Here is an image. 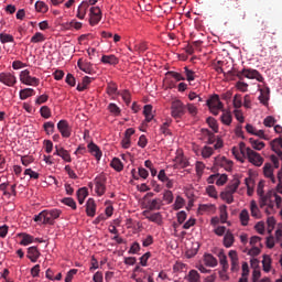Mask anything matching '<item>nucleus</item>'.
<instances>
[{
    "label": "nucleus",
    "mask_w": 282,
    "mask_h": 282,
    "mask_svg": "<svg viewBox=\"0 0 282 282\" xmlns=\"http://www.w3.org/2000/svg\"><path fill=\"white\" fill-rule=\"evenodd\" d=\"M40 113H41L42 118H45V119L52 117V110H50V107H47V106H43L40 109Z\"/></svg>",
    "instance_id": "obj_56"
},
{
    "label": "nucleus",
    "mask_w": 282,
    "mask_h": 282,
    "mask_svg": "<svg viewBox=\"0 0 282 282\" xmlns=\"http://www.w3.org/2000/svg\"><path fill=\"white\" fill-rule=\"evenodd\" d=\"M0 42L2 44L14 43V36L10 35L8 33H0Z\"/></svg>",
    "instance_id": "obj_49"
},
{
    "label": "nucleus",
    "mask_w": 282,
    "mask_h": 282,
    "mask_svg": "<svg viewBox=\"0 0 282 282\" xmlns=\"http://www.w3.org/2000/svg\"><path fill=\"white\" fill-rule=\"evenodd\" d=\"M263 188H265V181H260L257 186V195L260 197V208L268 206V193L265 194Z\"/></svg>",
    "instance_id": "obj_10"
},
{
    "label": "nucleus",
    "mask_w": 282,
    "mask_h": 282,
    "mask_svg": "<svg viewBox=\"0 0 282 282\" xmlns=\"http://www.w3.org/2000/svg\"><path fill=\"white\" fill-rule=\"evenodd\" d=\"M34 241V237L28 234L22 235L21 246H30Z\"/></svg>",
    "instance_id": "obj_52"
},
{
    "label": "nucleus",
    "mask_w": 282,
    "mask_h": 282,
    "mask_svg": "<svg viewBox=\"0 0 282 282\" xmlns=\"http://www.w3.org/2000/svg\"><path fill=\"white\" fill-rule=\"evenodd\" d=\"M170 126H171V122H169V121H165L161 126L160 131H161V133H163V135H171V130L169 129Z\"/></svg>",
    "instance_id": "obj_59"
},
{
    "label": "nucleus",
    "mask_w": 282,
    "mask_h": 282,
    "mask_svg": "<svg viewBox=\"0 0 282 282\" xmlns=\"http://www.w3.org/2000/svg\"><path fill=\"white\" fill-rule=\"evenodd\" d=\"M20 82L22 85H28L29 87H39L41 84V79L32 77L29 69H24L20 73Z\"/></svg>",
    "instance_id": "obj_3"
},
{
    "label": "nucleus",
    "mask_w": 282,
    "mask_h": 282,
    "mask_svg": "<svg viewBox=\"0 0 282 282\" xmlns=\"http://www.w3.org/2000/svg\"><path fill=\"white\" fill-rule=\"evenodd\" d=\"M101 63H104V65H118L120 59H118L116 55H102Z\"/></svg>",
    "instance_id": "obj_23"
},
{
    "label": "nucleus",
    "mask_w": 282,
    "mask_h": 282,
    "mask_svg": "<svg viewBox=\"0 0 282 282\" xmlns=\"http://www.w3.org/2000/svg\"><path fill=\"white\" fill-rule=\"evenodd\" d=\"M110 165L115 169V171H117L118 173H120V171H122V169H124V165L122 164V161H120V159L115 158L112 159Z\"/></svg>",
    "instance_id": "obj_41"
},
{
    "label": "nucleus",
    "mask_w": 282,
    "mask_h": 282,
    "mask_svg": "<svg viewBox=\"0 0 282 282\" xmlns=\"http://www.w3.org/2000/svg\"><path fill=\"white\" fill-rule=\"evenodd\" d=\"M186 107L184 106V102L182 100L176 99L172 102L171 106V116L172 118H182L184 113H186Z\"/></svg>",
    "instance_id": "obj_4"
},
{
    "label": "nucleus",
    "mask_w": 282,
    "mask_h": 282,
    "mask_svg": "<svg viewBox=\"0 0 282 282\" xmlns=\"http://www.w3.org/2000/svg\"><path fill=\"white\" fill-rule=\"evenodd\" d=\"M184 74L188 83H193V80H195V78L197 77V75H195V72L193 69H189L188 66L184 67Z\"/></svg>",
    "instance_id": "obj_42"
},
{
    "label": "nucleus",
    "mask_w": 282,
    "mask_h": 282,
    "mask_svg": "<svg viewBox=\"0 0 282 282\" xmlns=\"http://www.w3.org/2000/svg\"><path fill=\"white\" fill-rule=\"evenodd\" d=\"M250 210L251 216H253L256 219H261V210H259V206L257 205L256 200L250 202Z\"/></svg>",
    "instance_id": "obj_29"
},
{
    "label": "nucleus",
    "mask_w": 282,
    "mask_h": 282,
    "mask_svg": "<svg viewBox=\"0 0 282 282\" xmlns=\"http://www.w3.org/2000/svg\"><path fill=\"white\" fill-rule=\"evenodd\" d=\"M259 100L261 105H264V107H268V102H270V88H263L260 89V96Z\"/></svg>",
    "instance_id": "obj_19"
},
{
    "label": "nucleus",
    "mask_w": 282,
    "mask_h": 282,
    "mask_svg": "<svg viewBox=\"0 0 282 282\" xmlns=\"http://www.w3.org/2000/svg\"><path fill=\"white\" fill-rule=\"evenodd\" d=\"M248 152V147H246V143L241 142L239 144V148H232L231 153L238 160V162L243 163L246 161V154Z\"/></svg>",
    "instance_id": "obj_7"
},
{
    "label": "nucleus",
    "mask_w": 282,
    "mask_h": 282,
    "mask_svg": "<svg viewBox=\"0 0 282 282\" xmlns=\"http://www.w3.org/2000/svg\"><path fill=\"white\" fill-rule=\"evenodd\" d=\"M203 261L207 268H217V259L210 253H205Z\"/></svg>",
    "instance_id": "obj_22"
},
{
    "label": "nucleus",
    "mask_w": 282,
    "mask_h": 282,
    "mask_svg": "<svg viewBox=\"0 0 282 282\" xmlns=\"http://www.w3.org/2000/svg\"><path fill=\"white\" fill-rule=\"evenodd\" d=\"M249 142H250L252 149H254L256 151H261L262 149L265 148V143L263 141L250 138Z\"/></svg>",
    "instance_id": "obj_33"
},
{
    "label": "nucleus",
    "mask_w": 282,
    "mask_h": 282,
    "mask_svg": "<svg viewBox=\"0 0 282 282\" xmlns=\"http://www.w3.org/2000/svg\"><path fill=\"white\" fill-rule=\"evenodd\" d=\"M87 195H88L87 187H82L77 191L76 196L80 205L85 204V199H87Z\"/></svg>",
    "instance_id": "obj_31"
},
{
    "label": "nucleus",
    "mask_w": 282,
    "mask_h": 282,
    "mask_svg": "<svg viewBox=\"0 0 282 282\" xmlns=\"http://www.w3.org/2000/svg\"><path fill=\"white\" fill-rule=\"evenodd\" d=\"M228 74L230 76H237L239 80H243V78L256 79L258 83H263V76L259 70L252 68H243L242 70H238L237 73H232L229 70Z\"/></svg>",
    "instance_id": "obj_1"
},
{
    "label": "nucleus",
    "mask_w": 282,
    "mask_h": 282,
    "mask_svg": "<svg viewBox=\"0 0 282 282\" xmlns=\"http://www.w3.org/2000/svg\"><path fill=\"white\" fill-rule=\"evenodd\" d=\"M229 258L231 260V270H237V268H239V257L237 256V251L230 250Z\"/></svg>",
    "instance_id": "obj_30"
},
{
    "label": "nucleus",
    "mask_w": 282,
    "mask_h": 282,
    "mask_svg": "<svg viewBox=\"0 0 282 282\" xmlns=\"http://www.w3.org/2000/svg\"><path fill=\"white\" fill-rule=\"evenodd\" d=\"M218 176L216 177V185L217 186H224L226 182H228V175L226 174H217Z\"/></svg>",
    "instance_id": "obj_55"
},
{
    "label": "nucleus",
    "mask_w": 282,
    "mask_h": 282,
    "mask_svg": "<svg viewBox=\"0 0 282 282\" xmlns=\"http://www.w3.org/2000/svg\"><path fill=\"white\" fill-rule=\"evenodd\" d=\"M173 192L171 191H165L163 194V202H165V204H173Z\"/></svg>",
    "instance_id": "obj_53"
},
{
    "label": "nucleus",
    "mask_w": 282,
    "mask_h": 282,
    "mask_svg": "<svg viewBox=\"0 0 282 282\" xmlns=\"http://www.w3.org/2000/svg\"><path fill=\"white\" fill-rule=\"evenodd\" d=\"M86 214L88 217H96V200L89 198L86 203Z\"/></svg>",
    "instance_id": "obj_18"
},
{
    "label": "nucleus",
    "mask_w": 282,
    "mask_h": 282,
    "mask_svg": "<svg viewBox=\"0 0 282 282\" xmlns=\"http://www.w3.org/2000/svg\"><path fill=\"white\" fill-rule=\"evenodd\" d=\"M173 206L174 210H180V208H184V198H182V196H177Z\"/></svg>",
    "instance_id": "obj_60"
},
{
    "label": "nucleus",
    "mask_w": 282,
    "mask_h": 282,
    "mask_svg": "<svg viewBox=\"0 0 282 282\" xmlns=\"http://www.w3.org/2000/svg\"><path fill=\"white\" fill-rule=\"evenodd\" d=\"M147 219L153 224H158V226L162 225V214L160 212L147 216Z\"/></svg>",
    "instance_id": "obj_34"
},
{
    "label": "nucleus",
    "mask_w": 282,
    "mask_h": 282,
    "mask_svg": "<svg viewBox=\"0 0 282 282\" xmlns=\"http://www.w3.org/2000/svg\"><path fill=\"white\" fill-rule=\"evenodd\" d=\"M215 209V205H212V204H203V205H199L198 207V212L199 213H209V210H214Z\"/></svg>",
    "instance_id": "obj_58"
},
{
    "label": "nucleus",
    "mask_w": 282,
    "mask_h": 282,
    "mask_svg": "<svg viewBox=\"0 0 282 282\" xmlns=\"http://www.w3.org/2000/svg\"><path fill=\"white\" fill-rule=\"evenodd\" d=\"M278 182L276 191L278 193H282V170L278 173Z\"/></svg>",
    "instance_id": "obj_64"
},
{
    "label": "nucleus",
    "mask_w": 282,
    "mask_h": 282,
    "mask_svg": "<svg viewBox=\"0 0 282 282\" xmlns=\"http://www.w3.org/2000/svg\"><path fill=\"white\" fill-rule=\"evenodd\" d=\"M214 151H213V148L208 147V145H205L202 150V156L203 158H210V155H213Z\"/></svg>",
    "instance_id": "obj_61"
},
{
    "label": "nucleus",
    "mask_w": 282,
    "mask_h": 282,
    "mask_svg": "<svg viewBox=\"0 0 282 282\" xmlns=\"http://www.w3.org/2000/svg\"><path fill=\"white\" fill-rule=\"evenodd\" d=\"M59 153V158L64 160V162H72V154H69V151L65 150V148L62 147Z\"/></svg>",
    "instance_id": "obj_46"
},
{
    "label": "nucleus",
    "mask_w": 282,
    "mask_h": 282,
    "mask_svg": "<svg viewBox=\"0 0 282 282\" xmlns=\"http://www.w3.org/2000/svg\"><path fill=\"white\" fill-rule=\"evenodd\" d=\"M89 9V2L83 1L78 9H77V19H85V15L87 14V10Z\"/></svg>",
    "instance_id": "obj_21"
},
{
    "label": "nucleus",
    "mask_w": 282,
    "mask_h": 282,
    "mask_svg": "<svg viewBox=\"0 0 282 282\" xmlns=\"http://www.w3.org/2000/svg\"><path fill=\"white\" fill-rule=\"evenodd\" d=\"M102 19V11L98 7H91L90 8V25H98L100 23V20Z\"/></svg>",
    "instance_id": "obj_12"
},
{
    "label": "nucleus",
    "mask_w": 282,
    "mask_h": 282,
    "mask_svg": "<svg viewBox=\"0 0 282 282\" xmlns=\"http://www.w3.org/2000/svg\"><path fill=\"white\" fill-rule=\"evenodd\" d=\"M262 268L264 272H270L272 268V259L270 256H263Z\"/></svg>",
    "instance_id": "obj_37"
},
{
    "label": "nucleus",
    "mask_w": 282,
    "mask_h": 282,
    "mask_svg": "<svg viewBox=\"0 0 282 282\" xmlns=\"http://www.w3.org/2000/svg\"><path fill=\"white\" fill-rule=\"evenodd\" d=\"M43 129H44L46 135H52V133H54V129H55L54 122H52V121L45 122L43 124Z\"/></svg>",
    "instance_id": "obj_44"
},
{
    "label": "nucleus",
    "mask_w": 282,
    "mask_h": 282,
    "mask_svg": "<svg viewBox=\"0 0 282 282\" xmlns=\"http://www.w3.org/2000/svg\"><path fill=\"white\" fill-rule=\"evenodd\" d=\"M142 274L143 279H148V282H155V280H153V272H151V270H145Z\"/></svg>",
    "instance_id": "obj_63"
},
{
    "label": "nucleus",
    "mask_w": 282,
    "mask_h": 282,
    "mask_svg": "<svg viewBox=\"0 0 282 282\" xmlns=\"http://www.w3.org/2000/svg\"><path fill=\"white\" fill-rule=\"evenodd\" d=\"M223 243H224L225 248H232V245L235 243V236L232 235V232L230 230L226 231V234L224 236Z\"/></svg>",
    "instance_id": "obj_24"
},
{
    "label": "nucleus",
    "mask_w": 282,
    "mask_h": 282,
    "mask_svg": "<svg viewBox=\"0 0 282 282\" xmlns=\"http://www.w3.org/2000/svg\"><path fill=\"white\" fill-rule=\"evenodd\" d=\"M28 259L32 261V263H36L39 261V257H41V252H39V249L36 247H30L28 249Z\"/></svg>",
    "instance_id": "obj_20"
},
{
    "label": "nucleus",
    "mask_w": 282,
    "mask_h": 282,
    "mask_svg": "<svg viewBox=\"0 0 282 282\" xmlns=\"http://www.w3.org/2000/svg\"><path fill=\"white\" fill-rule=\"evenodd\" d=\"M45 41V35L41 32H36L32 37H31V43H43Z\"/></svg>",
    "instance_id": "obj_50"
},
{
    "label": "nucleus",
    "mask_w": 282,
    "mask_h": 282,
    "mask_svg": "<svg viewBox=\"0 0 282 282\" xmlns=\"http://www.w3.org/2000/svg\"><path fill=\"white\" fill-rule=\"evenodd\" d=\"M246 159L248 160V162H250V164H253V166H261L263 164V158L261 156V154L250 148L247 149L245 160Z\"/></svg>",
    "instance_id": "obj_5"
},
{
    "label": "nucleus",
    "mask_w": 282,
    "mask_h": 282,
    "mask_svg": "<svg viewBox=\"0 0 282 282\" xmlns=\"http://www.w3.org/2000/svg\"><path fill=\"white\" fill-rule=\"evenodd\" d=\"M91 85V77L85 76L80 84L77 85V91H85Z\"/></svg>",
    "instance_id": "obj_32"
},
{
    "label": "nucleus",
    "mask_w": 282,
    "mask_h": 282,
    "mask_svg": "<svg viewBox=\"0 0 282 282\" xmlns=\"http://www.w3.org/2000/svg\"><path fill=\"white\" fill-rule=\"evenodd\" d=\"M0 83L7 87H14L17 76H14L12 73H0Z\"/></svg>",
    "instance_id": "obj_11"
},
{
    "label": "nucleus",
    "mask_w": 282,
    "mask_h": 282,
    "mask_svg": "<svg viewBox=\"0 0 282 282\" xmlns=\"http://www.w3.org/2000/svg\"><path fill=\"white\" fill-rule=\"evenodd\" d=\"M270 145H271L272 151H274L275 153H278L279 158H282V152H281V150H279V149L276 148V147H281V149H282V138L280 137V138H276V139L272 140L271 143H270Z\"/></svg>",
    "instance_id": "obj_27"
},
{
    "label": "nucleus",
    "mask_w": 282,
    "mask_h": 282,
    "mask_svg": "<svg viewBox=\"0 0 282 282\" xmlns=\"http://www.w3.org/2000/svg\"><path fill=\"white\" fill-rule=\"evenodd\" d=\"M263 124L264 127H269V128L274 127V124H276V119L272 116H268L264 118Z\"/></svg>",
    "instance_id": "obj_54"
},
{
    "label": "nucleus",
    "mask_w": 282,
    "mask_h": 282,
    "mask_svg": "<svg viewBox=\"0 0 282 282\" xmlns=\"http://www.w3.org/2000/svg\"><path fill=\"white\" fill-rule=\"evenodd\" d=\"M220 120L223 124H227V127H229V124L232 123V115H230V112H224L220 117Z\"/></svg>",
    "instance_id": "obj_48"
},
{
    "label": "nucleus",
    "mask_w": 282,
    "mask_h": 282,
    "mask_svg": "<svg viewBox=\"0 0 282 282\" xmlns=\"http://www.w3.org/2000/svg\"><path fill=\"white\" fill-rule=\"evenodd\" d=\"M206 122L210 127V129H213L214 133H219V126L217 124V119L208 117Z\"/></svg>",
    "instance_id": "obj_40"
},
{
    "label": "nucleus",
    "mask_w": 282,
    "mask_h": 282,
    "mask_svg": "<svg viewBox=\"0 0 282 282\" xmlns=\"http://www.w3.org/2000/svg\"><path fill=\"white\" fill-rule=\"evenodd\" d=\"M207 107L213 116H219V111H224V104L219 99V95H214L207 100Z\"/></svg>",
    "instance_id": "obj_2"
},
{
    "label": "nucleus",
    "mask_w": 282,
    "mask_h": 282,
    "mask_svg": "<svg viewBox=\"0 0 282 282\" xmlns=\"http://www.w3.org/2000/svg\"><path fill=\"white\" fill-rule=\"evenodd\" d=\"M88 151L98 161H100V159L102 158V151H100V148L96 143H94V142H90L88 144Z\"/></svg>",
    "instance_id": "obj_17"
},
{
    "label": "nucleus",
    "mask_w": 282,
    "mask_h": 282,
    "mask_svg": "<svg viewBox=\"0 0 282 282\" xmlns=\"http://www.w3.org/2000/svg\"><path fill=\"white\" fill-rule=\"evenodd\" d=\"M221 199H224V202H226L227 204H232V202H235V196H232V194L230 192H223L220 194Z\"/></svg>",
    "instance_id": "obj_47"
},
{
    "label": "nucleus",
    "mask_w": 282,
    "mask_h": 282,
    "mask_svg": "<svg viewBox=\"0 0 282 282\" xmlns=\"http://www.w3.org/2000/svg\"><path fill=\"white\" fill-rule=\"evenodd\" d=\"M239 184H241V182L238 178H235L232 183L227 187L226 192L235 195V193H237V188H239Z\"/></svg>",
    "instance_id": "obj_39"
},
{
    "label": "nucleus",
    "mask_w": 282,
    "mask_h": 282,
    "mask_svg": "<svg viewBox=\"0 0 282 282\" xmlns=\"http://www.w3.org/2000/svg\"><path fill=\"white\" fill-rule=\"evenodd\" d=\"M62 204H64L65 206H68L69 208H72L73 210H76V200H74V198L72 197H65L62 199Z\"/></svg>",
    "instance_id": "obj_45"
},
{
    "label": "nucleus",
    "mask_w": 282,
    "mask_h": 282,
    "mask_svg": "<svg viewBox=\"0 0 282 282\" xmlns=\"http://www.w3.org/2000/svg\"><path fill=\"white\" fill-rule=\"evenodd\" d=\"M108 110L110 111V113H112V116H119L121 111L120 107H118V105L116 104H109Z\"/></svg>",
    "instance_id": "obj_57"
},
{
    "label": "nucleus",
    "mask_w": 282,
    "mask_h": 282,
    "mask_svg": "<svg viewBox=\"0 0 282 282\" xmlns=\"http://www.w3.org/2000/svg\"><path fill=\"white\" fill-rule=\"evenodd\" d=\"M204 169H206V165L204 162L197 161L196 162V175L197 177H202L204 175Z\"/></svg>",
    "instance_id": "obj_51"
},
{
    "label": "nucleus",
    "mask_w": 282,
    "mask_h": 282,
    "mask_svg": "<svg viewBox=\"0 0 282 282\" xmlns=\"http://www.w3.org/2000/svg\"><path fill=\"white\" fill-rule=\"evenodd\" d=\"M188 282H202V276L197 270H191L188 274L185 276Z\"/></svg>",
    "instance_id": "obj_26"
},
{
    "label": "nucleus",
    "mask_w": 282,
    "mask_h": 282,
    "mask_svg": "<svg viewBox=\"0 0 282 282\" xmlns=\"http://www.w3.org/2000/svg\"><path fill=\"white\" fill-rule=\"evenodd\" d=\"M57 130L59 131L62 138H70L72 137V126L65 119H62L57 123Z\"/></svg>",
    "instance_id": "obj_9"
},
{
    "label": "nucleus",
    "mask_w": 282,
    "mask_h": 282,
    "mask_svg": "<svg viewBox=\"0 0 282 282\" xmlns=\"http://www.w3.org/2000/svg\"><path fill=\"white\" fill-rule=\"evenodd\" d=\"M35 10L37 12H42L43 14H45V12H47V10H50V8L46 6L45 2L43 1H36L35 2Z\"/></svg>",
    "instance_id": "obj_43"
},
{
    "label": "nucleus",
    "mask_w": 282,
    "mask_h": 282,
    "mask_svg": "<svg viewBox=\"0 0 282 282\" xmlns=\"http://www.w3.org/2000/svg\"><path fill=\"white\" fill-rule=\"evenodd\" d=\"M95 183V192L97 193V195L99 197H102V195L106 193L107 191V177H105L104 175L97 176L94 181Z\"/></svg>",
    "instance_id": "obj_6"
},
{
    "label": "nucleus",
    "mask_w": 282,
    "mask_h": 282,
    "mask_svg": "<svg viewBox=\"0 0 282 282\" xmlns=\"http://www.w3.org/2000/svg\"><path fill=\"white\" fill-rule=\"evenodd\" d=\"M245 184L247 186V194L249 195V197H252V195H254V178H245Z\"/></svg>",
    "instance_id": "obj_28"
},
{
    "label": "nucleus",
    "mask_w": 282,
    "mask_h": 282,
    "mask_svg": "<svg viewBox=\"0 0 282 282\" xmlns=\"http://www.w3.org/2000/svg\"><path fill=\"white\" fill-rule=\"evenodd\" d=\"M239 219L241 226H248V221H250V214L248 213V209H242L240 212Z\"/></svg>",
    "instance_id": "obj_36"
},
{
    "label": "nucleus",
    "mask_w": 282,
    "mask_h": 282,
    "mask_svg": "<svg viewBox=\"0 0 282 282\" xmlns=\"http://www.w3.org/2000/svg\"><path fill=\"white\" fill-rule=\"evenodd\" d=\"M242 101H241V95H235L234 97V107L235 109H241L242 106Z\"/></svg>",
    "instance_id": "obj_62"
},
{
    "label": "nucleus",
    "mask_w": 282,
    "mask_h": 282,
    "mask_svg": "<svg viewBox=\"0 0 282 282\" xmlns=\"http://www.w3.org/2000/svg\"><path fill=\"white\" fill-rule=\"evenodd\" d=\"M274 204L276 208H279L282 204V198L274 191H269L267 196V206L269 208H274Z\"/></svg>",
    "instance_id": "obj_8"
},
{
    "label": "nucleus",
    "mask_w": 282,
    "mask_h": 282,
    "mask_svg": "<svg viewBox=\"0 0 282 282\" xmlns=\"http://www.w3.org/2000/svg\"><path fill=\"white\" fill-rule=\"evenodd\" d=\"M163 206H164V200H162L161 198H154V199L148 200L149 210H161Z\"/></svg>",
    "instance_id": "obj_16"
},
{
    "label": "nucleus",
    "mask_w": 282,
    "mask_h": 282,
    "mask_svg": "<svg viewBox=\"0 0 282 282\" xmlns=\"http://www.w3.org/2000/svg\"><path fill=\"white\" fill-rule=\"evenodd\" d=\"M143 115L145 116V120L151 122V120H153V106L145 105L143 108Z\"/></svg>",
    "instance_id": "obj_35"
},
{
    "label": "nucleus",
    "mask_w": 282,
    "mask_h": 282,
    "mask_svg": "<svg viewBox=\"0 0 282 282\" xmlns=\"http://www.w3.org/2000/svg\"><path fill=\"white\" fill-rule=\"evenodd\" d=\"M263 174L265 177L271 180L272 184H276V178H274V169L271 163H265L263 166Z\"/></svg>",
    "instance_id": "obj_15"
},
{
    "label": "nucleus",
    "mask_w": 282,
    "mask_h": 282,
    "mask_svg": "<svg viewBox=\"0 0 282 282\" xmlns=\"http://www.w3.org/2000/svg\"><path fill=\"white\" fill-rule=\"evenodd\" d=\"M77 66L82 72H85V74H94V67L90 64V62L83 61L82 58L78 59Z\"/></svg>",
    "instance_id": "obj_14"
},
{
    "label": "nucleus",
    "mask_w": 282,
    "mask_h": 282,
    "mask_svg": "<svg viewBox=\"0 0 282 282\" xmlns=\"http://www.w3.org/2000/svg\"><path fill=\"white\" fill-rule=\"evenodd\" d=\"M36 91L33 88H24L21 89L19 93L20 100H28V98H32V96H35Z\"/></svg>",
    "instance_id": "obj_25"
},
{
    "label": "nucleus",
    "mask_w": 282,
    "mask_h": 282,
    "mask_svg": "<svg viewBox=\"0 0 282 282\" xmlns=\"http://www.w3.org/2000/svg\"><path fill=\"white\" fill-rule=\"evenodd\" d=\"M203 133L205 138H207V144H215L217 138L215 137V133H213L210 130L205 129L203 130Z\"/></svg>",
    "instance_id": "obj_38"
},
{
    "label": "nucleus",
    "mask_w": 282,
    "mask_h": 282,
    "mask_svg": "<svg viewBox=\"0 0 282 282\" xmlns=\"http://www.w3.org/2000/svg\"><path fill=\"white\" fill-rule=\"evenodd\" d=\"M215 165L221 166L225 171L232 169V161L226 159V156H218L215 159Z\"/></svg>",
    "instance_id": "obj_13"
}]
</instances>
